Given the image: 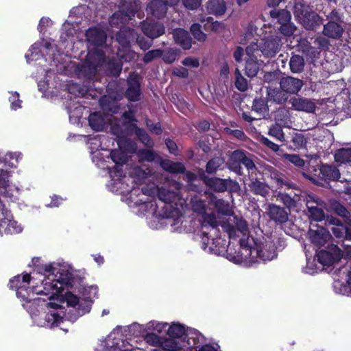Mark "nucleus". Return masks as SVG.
<instances>
[{"mask_svg":"<svg viewBox=\"0 0 351 351\" xmlns=\"http://www.w3.org/2000/svg\"><path fill=\"white\" fill-rule=\"evenodd\" d=\"M285 247V242L280 241V239L268 238L264 242L257 238V245L252 247V253L247 254V257H245V252H242L241 255L232 256L228 254V258L231 261L239 263L243 261L251 259L252 261H256V258H260L263 261H271L277 256V250H281Z\"/></svg>","mask_w":351,"mask_h":351,"instance_id":"nucleus-1","label":"nucleus"},{"mask_svg":"<svg viewBox=\"0 0 351 351\" xmlns=\"http://www.w3.org/2000/svg\"><path fill=\"white\" fill-rule=\"evenodd\" d=\"M23 306L29 312L32 317L36 315L45 307H49L53 310L47 313L45 316L46 327H58L64 322L63 311L61 305L55 302H47L40 298H30L23 304Z\"/></svg>","mask_w":351,"mask_h":351,"instance_id":"nucleus-2","label":"nucleus"},{"mask_svg":"<svg viewBox=\"0 0 351 351\" xmlns=\"http://www.w3.org/2000/svg\"><path fill=\"white\" fill-rule=\"evenodd\" d=\"M234 226L229 223L223 224L222 227L228 232L230 239L240 237L239 243L243 252H245V257L252 253V247L257 245V238L249 234L248 225L242 218L234 217Z\"/></svg>","mask_w":351,"mask_h":351,"instance_id":"nucleus-3","label":"nucleus"},{"mask_svg":"<svg viewBox=\"0 0 351 351\" xmlns=\"http://www.w3.org/2000/svg\"><path fill=\"white\" fill-rule=\"evenodd\" d=\"M89 291L93 293V295L84 300H80L72 293L66 295V303L71 307L67 312V318L70 321L75 322L79 317L90 312L93 299L96 297L97 293V287L92 286L89 288Z\"/></svg>","mask_w":351,"mask_h":351,"instance_id":"nucleus-4","label":"nucleus"},{"mask_svg":"<svg viewBox=\"0 0 351 351\" xmlns=\"http://www.w3.org/2000/svg\"><path fill=\"white\" fill-rule=\"evenodd\" d=\"M105 62V54L101 49L93 48L88 52L85 60L77 66L78 75L87 79L93 78Z\"/></svg>","mask_w":351,"mask_h":351,"instance_id":"nucleus-5","label":"nucleus"},{"mask_svg":"<svg viewBox=\"0 0 351 351\" xmlns=\"http://www.w3.org/2000/svg\"><path fill=\"white\" fill-rule=\"evenodd\" d=\"M293 14L297 20L306 29H314L323 23L322 18L315 12L310 5L302 2L295 4Z\"/></svg>","mask_w":351,"mask_h":351,"instance_id":"nucleus-6","label":"nucleus"},{"mask_svg":"<svg viewBox=\"0 0 351 351\" xmlns=\"http://www.w3.org/2000/svg\"><path fill=\"white\" fill-rule=\"evenodd\" d=\"M138 1L127 2L123 1L120 10L114 12L109 19V23L112 27H119L130 20L140 8Z\"/></svg>","mask_w":351,"mask_h":351,"instance_id":"nucleus-7","label":"nucleus"},{"mask_svg":"<svg viewBox=\"0 0 351 351\" xmlns=\"http://www.w3.org/2000/svg\"><path fill=\"white\" fill-rule=\"evenodd\" d=\"M271 18L280 25V32L286 36H290L296 30L295 25L291 21V14L285 9H273L269 12Z\"/></svg>","mask_w":351,"mask_h":351,"instance_id":"nucleus-8","label":"nucleus"},{"mask_svg":"<svg viewBox=\"0 0 351 351\" xmlns=\"http://www.w3.org/2000/svg\"><path fill=\"white\" fill-rule=\"evenodd\" d=\"M109 173L111 180L108 184V187L112 192L125 193L134 191L132 187H129L128 181H130V178H127L123 174L121 166H116L113 169L110 170Z\"/></svg>","mask_w":351,"mask_h":351,"instance_id":"nucleus-9","label":"nucleus"},{"mask_svg":"<svg viewBox=\"0 0 351 351\" xmlns=\"http://www.w3.org/2000/svg\"><path fill=\"white\" fill-rule=\"evenodd\" d=\"M203 181L206 186L218 193H222L226 190H229L230 192H237L240 190L239 183L230 178L221 179L217 177L204 176Z\"/></svg>","mask_w":351,"mask_h":351,"instance_id":"nucleus-10","label":"nucleus"},{"mask_svg":"<svg viewBox=\"0 0 351 351\" xmlns=\"http://www.w3.org/2000/svg\"><path fill=\"white\" fill-rule=\"evenodd\" d=\"M58 285V281L48 274V276L43 280L40 286H35L32 288V293L47 295L51 300L55 296L58 297L63 291V287Z\"/></svg>","mask_w":351,"mask_h":351,"instance_id":"nucleus-11","label":"nucleus"},{"mask_svg":"<svg viewBox=\"0 0 351 351\" xmlns=\"http://www.w3.org/2000/svg\"><path fill=\"white\" fill-rule=\"evenodd\" d=\"M22 231V227L13 220L10 211L0 201V234H16Z\"/></svg>","mask_w":351,"mask_h":351,"instance_id":"nucleus-12","label":"nucleus"},{"mask_svg":"<svg viewBox=\"0 0 351 351\" xmlns=\"http://www.w3.org/2000/svg\"><path fill=\"white\" fill-rule=\"evenodd\" d=\"M47 274L53 277L62 287L72 278V273L64 263H53L46 265L44 269Z\"/></svg>","mask_w":351,"mask_h":351,"instance_id":"nucleus-13","label":"nucleus"},{"mask_svg":"<svg viewBox=\"0 0 351 351\" xmlns=\"http://www.w3.org/2000/svg\"><path fill=\"white\" fill-rule=\"evenodd\" d=\"M30 280V275L25 274L23 276L19 275L14 277L9 282L10 288L16 289L17 297L21 298L25 302L31 298L30 291L32 292V289L30 290L27 287Z\"/></svg>","mask_w":351,"mask_h":351,"instance_id":"nucleus-14","label":"nucleus"},{"mask_svg":"<svg viewBox=\"0 0 351 351\" xmlns=\"http://www.w3.org/2000/svg\"><path fill=\"white\" fill-rule=\"evenodd\" d=\"M193 210L202 215V225L203 227H211L215 229L219 224L214 213H206V203L201 199L195 197L191 200Z\"/></svg>","mask_w":351,"mask_h":351,"instance_id":"nucleus-15","label":"nucleus"},{"mask_svg":"<svg viewBox=\"0 0 351 351\" xmlns=\"http://www.w3.org/2000/svg\"><path fill=\"white\" fill-rule=\"evenodd\" d=\"M281 39L278 36H268L262 40L259 45L260 51L267 58L276 55L281 47Z\"/></svg>","mask_w":351,"mask_h":351,"instance_id":"nucleus-16","label":"nucleus"},{"mask_svg":"<svg viewBox=\"0 0 351 351\" xmlns=\"http://www.w3.org/2000/svg\"><path fill=\"white\" fill-rule=\"evenodd\" d=\"M341 256V250L335 245L330 246L328 250H321L317 254L318 261L323 265H330L339 261Z\"/></svg>","mask_w":351,"mask_h":351,"instance_id":"nucleus-17","label":"nucleus"},{"mask_svg":"<svg viewBox=\"0 0 351 351\" xmlns=\"http://www.w3.org/2000/svg\"><path fill=\"white\" fill-rule=\"evenodd\" d=\"M128 88L125 91V97L130 101L140 100L141 86L139 76L136 73H130L128 78Z\"/></svg>","mask_w":351,"mask_h":351,"instance_id":"nucleus-18","label":"nucleus"},{"mask_svg":"<svg viewBox=\"0 0 351 351\" xmlns=\"http://www.w3.org/2000/svg\"><path fill=\"white\" fill-rule=\"evenodd\" d=\"M231 159L236 162L243 165L248 173H254L256 167L253 160V156L242 150H235L231 155Z\"/></svg>","mask_w":351,"mask_h":351,"instance_id":"nucleus-19","label":"nucleus"},{"mask_svg":"<svg viewBox=\"0 0 351 351\" xmlns=\"http://www.w3.org/2000/svg\"><path fill=\"white\" fill-rule=\"evenodd\" d=\"M5 164L0 160V194L4 197H10L14 196L13 190L10 184L9 178L11 173L6 169H4Z\"/></svg>","mask_w":351,"mask_h":351,"instance_id":"nucleus-20","label":"nucleus"},{"mask_svg":"<svg viewBox=\"0 0 351 351\" xmlns=\"http://www.w3.org/2000/svg\"><path fill=\"white\" fill-rule=\"evenodd\" d=\"M303 85L302 80L291 76L282 77L280 81V89L289 94H297Z\"/></svg>","mask_w":351,"mask_h":351,"instance_id":"nucleus-21","label":"nucleus"},{"mask_svg":"<svg viewBox=\"0 0 351 351\" xmlns=\"http://www.w3.org/2000/svg\"><path fill=\"white\" fill-rule=\"evenodd\" d=\"M141 29L145 35L154 39L165 33V27L160 22L144 21L141 23Z\"/></svg>","mask_w":351,"mask_h":351,"instance_id":"nucleus-22","label":"nucleus"},{"mask_svg":"<svg viewBox=\"0 0 351 351\" xmlns=\"http://www.w3.org/2000/svg\"><path fill=\"white\" fill-rule=\"evenodd\" d=\"M52 49V45L50 42L47 40H41L35 43L30 48V54H26L25 58L27 62L30 60H37L40 57L43 56L44 50H50Z\"/></svg>","mask_w":351,"mask_h":351,"instance_id":"nucleus-23","label":"nucleus"},{"mask_svg":"<svg viewBox=\"0 0 351 351\" xmlns=\"http://www.w3.org/2000/svg\"><path fill=\"white\" fill-rule=\"evenodd\" d=\"M292 108L298 111H304L308 113L315 110L316 105L313 99L305 97H292L290 99Z\"/></svg>","mask_w":351,"mask_h":351,"instance_id":"nucleus-24","label":"nucleus"},{"mask_svg":"<svg viewBox=\"0 0 351 351\" xmlns=\"http://www.w3.org/2000/svg\"><path fill=\"white\" fill-rule=\"evenodd\" d=\"M86 40L93 46H103L106 41L107 36L106 32L97 27L89 28L86 34Z\"/></svg>","mask_w":351,"mask_h":351,"instance_id":"nucleus-25","label":"nucleus"},{"mask_svg":"<svg viewBox=\"0 0 351 351\" xmlns=\"http://www.w3.org/2000/svg\"><path fill=\"white\" fill-rule=\"evenodd\" d=\"M308 234L311 241L317 246L324 245L330 238V232L322 227L316 230L310 229Z\"/></svg>","mask_w":351,"mask_h":351,"instance_id":"nucleus-26","label":"nucleus"},{"mask_svg":"<svg viewBox=\"0 0 351 351\" xmlns=\"http://www.w3.org/2000/svg\"><path fill=\"white\" fill-rule=\"evenodd\" d=\"M136 38V32L130 28L123 27L117 33L116 39L123 48H129L130 43Z\"/></svg>","mask_w":351,"mask_h":351,"instance_id":"nucleus-27","label":"nucleus"},{"mask_svg":"<svg viewBox=\"0 0 351 351\" xmlns=\"http://www.w3.org/2000/svg\"><path fill=\"white\" fill-rule=\"evenodd\" d=\"M111 119L108 116H104L100 112H93L89 115V125L95 131H101L104 129L106 123L110 122Z\"/></svg>","mask_w":351,"mask_h":351,"instance_id":"nucleus-28","label":"nucleus"},{"mask_svg":"<svg viewBox=\"0 0 351 351\" xmlns=\"http://www.w3.org/2000/svg\"><path fill=\"white\" fill-rule=\"evenodd\" d=\"M267 213L271 219L278 223H285L288 220V213L285 208L271 204L268 206Z\"/></svg>","mask_w":351,"mask_h":351,"instance_id":"nucleus-29","label":"nucleus"},{"mask_svg":"<svg viewBox=\"0 0 351 351\" xmlns=\"http://www.w3.org/2000/svg\"><path fill=\"white\" fill-rule=\"evenodd\" d=\"M343 33V28L341 23L330 21L324 25L323 34L327 37L338 39L341 37Z\"/></svg>","mask_w":351,"mask_h":351,"instance_id":"nucleus-30","label":"nucleus"},{"mask_svg":"<svg viewBox=\"0 0 351 351\" xmlns=\"http://www.w3.org/2000/svg\"><path fill=\"white\" fill-rule=\"evenodd\" d=\"M167 6L164 1L154 0L149 3L146 10L148 14L160 18L166 14Z\"/></svg>","mask_w":351,"mask_h":351,"instance_id":"nucleus-31","label":"nucleus"},{"mask_svg":"<svg viewBox=\"0 0 351 351\" xmlns=\"http://www.w3.org/2000/svg\"><path fill=\"white\" fill-rule=\"evenodd\" d=\"M175 42L180 45L184 49L191 47V38L187 31L183 29H176L173 32Z\"/></svg>","mask_w":351,"mask_h":351,"instance_id":"nucleus-32","label":"nucleus"},{"mask_svg":"<svg viewBox=\"0 0 351 351\" xmlns=\"http://www.w3.org/2000/svg\"><path fill=\"white\" fill-rule=\"evenodd\" d=\"M210 203L215 207L219 214L223 215H231L233 213L230 203L223 199H218L216 197H213L210 198Z\"/></svg>","mask_w":351,"mask_h":351,"instance_id":"nucleus-33","label":"nucleus"},{"mask_svg":"<svg viewBox=\"0 0 351 351\" xmlns=\"http://www.w3.org/2000/svg\"><path fill=\"white\" fill-rule=\"evenodd\" d=\"M271 179L277 184L278 188L295 189L296 184L289 181L284 175L276 170H273L270 173Z\"/></svg>","mask_w":351,"mask_h":351,"instance_id":"nucleus-34","label":"nucleus"},{"mask_svg":"<svg viewBox=\"0 0 351 351\" xmlns=\"http://www.w3.org/2000/svg\"><path fill=\"white\" fill-rule=\"evenodd\" d=\"M249 187L250 191L255 195L267 197L269 194V187L268 184L257 179L252 180L249 184Z\"/></svg>","mask_w":351,"mask_h":351,"instance_id":"nucleus-35","label":"nucleus"},{"mask_svg":"<svg viewBox=\"0 0 351 351\" xmlns=\"http://www.w3.org/2000/svg\"><path fill=\"white\" fill-rule=\"evenodd\" d=\"M226 9L223 0H209L206 4V10L209 14L221 15L224 14Z\"/></svg>","mask_w":351,"mask_h":351,"instance_id":"nucleus-36","label":"nucleus"},{"mask_svg":"<svg viewBox=\"0 0 351 351\" xmlns=\"http://www.w3.org/2000/svg\"><path fill=\"white\" fill-rule=\"evenodd\" d=\"M169 326L168 329H192L191 328H185V326L179 322H173L169 325L167 322H159L151 321L147 324L144 329H162Z\"/></svg>","mask_w":351,"mask_h":351,"instance_id":"nucleus-37","label":"nucleus"},{"mask_svg":"<svg viewBox=\"0 0 351 351\" xmlns=\"http://www.w3.org/2000/svg\"><path fill=\"white\" fill-rule=\"evenodd\" d=\"M322 178L330 180H335L340 178L339 170L335 166L322 165L319 169Z\"/></svg>","mask_w":351,"mask_h":351,"instance_id":"nucleus-38","label":"nucleus"},{"mask_svg":"<svg viewBox=\"0 0 351 351\" xmlns=\"http://www.w3.org/2000/svg\"><path fill=\"white\" fill-rule=\"evenodd\" d=\"M161 167L170 173H180L185 170L184 165L182 162H175L169 160H162L160 162Z\"/></svg>","mask_w":351,"mask_h":351,"instance_id":"nucleus-39","label":"nucleus"},{"mask_svg":"<svg viewBox=\"0 0 351 351\" xmlns=\"http://www.w3.org/2000/svg\"><path fill=\"white\" fill-rule=\"evenodd\" d=\"M267 96L269 101L278 104L285 103L288 99L287 93L282 89L269 88L267 90Z\"/></svg>","mask_w":351,"mask_h":351,"instance_id":"nucleus-40","label":"nucleus"},{"mask_svg":"<svg viewBox=\"0 0 351 351\" xmlns=\"http://www.w3.org/2000/svg\"><path fill=\"white\" fill-rule=\"evenodd\" d=\"M277 199L280 200L287 208L291 209L297 206L300 197L295 194L291 197L287 193L279 192L277 195Z\"/></svg>","mask_w":351,"mask_h":351,"instance_id":"nucleus-41","label":"nucleus"},{"mask_svg":"<svg viewBox=\"0 0 351 351\" xmlns=\"http://www.w3.org/2000/svg\"><path fill=\"white\" fill-rule=\"evenodd\" d=\"M132 130L145 147L151 148L154 146V141L143 129L138 128L136 124H133Z\"/></svg>","mask_w":351,"mask_h":351,"instance_id":"nucleus-42","label":"nucleus"},{"mask_svg":"<svg viewBox=\"0 0 351 351\" xmlns=\"http://www.w3.org/2000/svg\"><path fill=\"white\" fill-rule=\"evenodd\" d=\"M290 69L293 73H298L303 71L304 60L302 56L293 55L289 60Z\"/></svg>","mask_w":351,"mask_h":351,"instance_id":"nucleus-43","label":"nucleus"},{"mask_svg":"<svg viewBox=\"0 0 351 351\" xmlns=\"http://www.w3.org/2000/svg\"><path fill=\"white\" fill-rule=\"evenodd\" d=\"M259 66L257 57L248 58L245 64L246 75L250 77L255 76L259 71Z\"/></svg>","mask_w":351,"mask_h":351,"instance_id":"nucleus-44","label":"nucleus"},{"mask_svg":"<svg viewBox=\"0 0 351 351\" xmlns=\"http://www.w3.org/2000/svg\"><path fill=\"white\" fill-rule=\"evenodd\" d=\"M177 193L173 191H171L169 189L165 188H160L158 190V198L165 203H171L177 197Z\"/></svg>","mask_w":351,"mask_h":351,"instance_id":"nucleus-45","label":"nucleus"},{"mask_svg":"<svg viewBox=\"0 0 351 351\" xmlns=\"http://www.w3.org/2000/svg\"><path fill=\"white\" fill-rule=\"evenodd\" d=\"M275 120L280 125L288 126L290 123L289 110L285 108H280L276 112Z\"/></svg>","mask_w":351,"mask_h":351,"instance_id":"nucleus-46","label":"nucleus"},{"mask_svg":"<svg viewBox=\"0 0 351 351\" xmlns=\"http://www.w3.org/2000/svg\"><path fill=\"white\" fill-rule=\"evenodd\" d=\"M335 160L340 163L351 162V148H342L338 149L335 155Z\"/></svg>","mask_w":351,"mask_h":351,"instance_id":"nucleus-47","label":"nucleus"},{"mask_svg":"<svg viewBox=\"0 0 351 351\" xmlns=\"http://www.w3.org/2000/svg\"><path fill=\"white\" fill-rule=\"evenodd\" d=\"M268 134L280 142H285V135L281 125L277 123L269 128Z\"/></svg>","mask_w":351,"mask_h":351,"instance_id":"nucleus-48","label":"nucleus"},{"mask_svg":"<svg viewBox=\"0 0 351 351\" xmlns=\"http://www.w3.org/2000/svg\"><path fill=\"white\" fill-rule=\"evenodd\" d=\"M134 173L138 178V181H142L145 178L152 176L154 174V171L152 168L143 165L134 168Z\"/></svg>","mask_w":351,"mask_h":351,"instance_id":"nucleus-49","label":"nucleus"},{"mask_svg":"<svg viewBox=\"0 0 351 351\" xmlns=\"http://www.w3.org/2000/svg\"><path fill=\"white\" fill-rule=\"evenodd\" d=\"M159 347H161L163 350L167 351H176L179 348V344L178 342L171 338L162 337L161 344Z\"/></svg>","mask_w":351,"mask_h":351,"instance_id":"nucleus-50","label":"nucleus"},{"mask_svg":"<svg viewBox=\"0 0 351 351\" xmlns=\"http://www.w3.org/2000/svg\"><path fill=\"white\" fill-rule=\"evenodd\" d=\"M224 160L220 157H215L210 160L206 165V171L208 173H215L223 164Z\"/></svg>","mask_w":351,"mask_h":351,"instance_id":"nucleus-51","label":"nucleus"},{"mask_svg":"<svg viewBox=\"0 0 351 351\" xmlns=\"http://www.w3.org/2000/svg\"><path fill=\"white\" fill-rule=\"evenodd\" d=\"M324 203V201H322L319 197L313 195H308L306 197V205L308 209V213H310L311 210L315 209V208H317L319 206H322Z\"/></svg>","mask_w":351,"mask_h":351,"instance_id":"nucleus-52","label":"nucleus"},{"mask_svg":"<svg viewBox=\"0 0 351 351\" xmlns=\"http://www.w3.org/2000/svg\"><path fill=\"white\" fill-rule=\"evenodd\" d=\"M235 86L240 91H245L248 84L247 80L243 77L238 69L235 71Z\"/></svg>","mask_w":351,"mask_h":351,"instance_id":"nucleus-53","label":"nucleus"},{"mask_svg":"<svg viewBox=\"0 0 351 351\" xmlns=\"http://www.w3.org/2000/svg\"><path fill=\"white\" fill-rule=\"evenodd\" d=\"M252 110L258 113L264 114L267 110V105L265 99L255 98L253 101Z\"/></svg>","mask_w":351,"mask_h":351,"instance_id":"nucleus-54","label":"nucleus"},{"mask_svg":"<svg viewBox=\"0 0 351 351\" xmlns=\"http://www.w3.org/2000/svg\"><path fill=\"white\" fill-rule=\"evenodd\" d=\"M137 156L140 161L152 162L154 160L156 156L152 149H142L137 152Z\"/></svg>","mask_w":351,"mask_h":351,"instance_id":"nucleus-55","label":"nucleus"},{"mask_svg":"<svg viewBox=\"0 0 351 351\" xmlns=\"http://www.w3.org/2000/svg\"><path fill=\"white\" fill-rule=\"evenodd\" d=\"M202 248L206 251L208 253L210 254H219V252L217 250L215 249L213 247V245L215 244L214 239H212V243L211 245H210V240L207 237V233L205 232H202Z\"/></svg>","mask_w":351,"mask_h":351,"instance_id":"nucleus-56","label":"nucleus"},{"mask_svg":"<svg viewBox=\"0 0 351 351\" xmlns=\"http://www.w3.org/2000/svg\"><path fill=\"white\" fill-rule=\"evenodd\" d=\"M117 56L121 62H130L134 60L136 55L134 51L125 48V50H119Z\"/></svg>","mask_w":351,"mask_h":351,"instance_id":"nucleus-57","label":"nucleus"},{"mask_svg":"<svg viewBox=\"0 0 351 351\" xmlns=\"http://www.w3.org/2000/svg\"><path fill=\"white\" fill-rule=\"evenodd\" d=\"M282 157L293 164L295 166L298 167H302L305 165V161L302 159L298 155L296 154H284Z\"/></svg>","mask_w":351,"mask_h":351,"instance_id":"nucleus-58","label":"nucleus"},{"mask_svg":"<svg viewBox=\"0 0 351 351\" xmlns=\"http://www.w3.org/2000/svg\"><path fill=\"white\" fill-rule=\"evenodd\" d=\"M326 204L324 203L322 206H318L317 208H315L313 210H311L309 213L311 217L316 221H322L325 217V214L324 211V208H325Z\"/></svg>","mask_w":351,"mask_h":351,"instance_id":"nucleus-59","label":"nucleus"},{"mask_svg":"<svg viewBox=\"0 0 351 351\" xmlns=\"http://www.w3.org/2000/svg\"><path fill=\"white\" fill-rule=\"evenodd\" d=\"M190 29L194 38L198 41H204L206 40V35L201 30V25L199 24H193Z\"/></svg>","mask_w":351,"mask_h":351,"instance_id":"nucleus-60","label":"nucleus"},{"mask_svg":"<svg viewBox=\"0 0 351 351\" xmlns=\"http://www.w3.org/2000/svg\"><path fill=\"white\" fill-rule=\"evenodd\" d=\"M292 142L296 148H302L307 143L305 136L300 133H294L292 136Z\"/></svg>","mask_w":351,"mask_h":351,"instance_id":"nucleus-61","label":"nucleus"},{"mask_svg":"<svg viewBox=\"0 0 351 351\" xmlns=\"http://www.w3.org/2000/svg\"><path fill=\"white\" fill-rule=\"evenodd\" d=\"M110 157L117 165H121L125 162V154L120 150L113 149L110 152Z\"/></svg>","mask_w":351,"mask_h":351,"instance_id":"nucleus-62","label":"nucleus"},{"mask_svg":"<svg viewBox=\"0 0 351 351\" xmlns=\"http://www.w3.org/2000/svg\"><path fill=\"white\" fill-rule=\"evenodd\" d=\"M162 339V337L158 336V335L152 332L147 334L145 337V340L147 343L153 346L158 347L161 344Z\"/></svg>","mask_w":351,"mask_h":351,"instance_id":"nucleus-63","label":"nucleus"},{"mask_svg":"<svg viewBox=\"0 0 351 351\" xmlns=\"http://www.w3.org/2000/svg\"><path fill=\"white\" fill-rule=\"evenodd\" d=\"M332 209L335 213L345 219H348L350 216V214L347 209L339 202H335L332 204Z\"/></svg>","mask_w":351,"mask_h":351,"instance_id":"nucleus-64","label":"nucleus"}]
</instances>
